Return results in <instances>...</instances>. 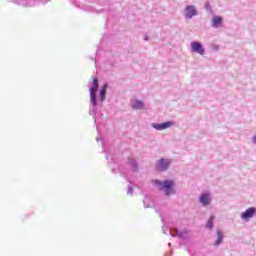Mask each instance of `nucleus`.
I'll return each mask as SVG.
<instances>
[{"label":"nucleus","instance_id":"f257e3e1","mask_svg":"<svg viewBox=\"0 0 256 256\" xmlns=\"http://www.w3.org/2000/svg\"><path fill=\"white\" fill-rule=\"evenodd\" d=\"M107 83H105L99 92V98L97 100V92L99 91V81L97 80V78H94L89 91H90V104L91 107H93V109H95V107H97L100 103H103V101H105V95L107 93Z\"/></svg>","mask_w":256,"mask_h":256},{"label":"nucleus","instance_id":"f03ea898","mask_svg":"<svg viewBox=\"0 0 256 256\" xmlns=\"http://www.w3.org/2000/svg\"><path fill=\"white\" fill-rule=\"evenodd\" d=\"M153 183L158 186L160 191H165V195H171L173 193V186L175 185L173 180H165L164 182L154 180Z\"/></svg>","mask_w":256,"mask_h":256},{"label":"nucleus","instance_id":"7ed1b4c3","mask_svg":"<svg viewBox=\"0 0 256 256\" xmlns=\"http://www.w3.org/2000/svg\"><path fill=\"white\" fill-rule=\"evenodd\" d=\"M174 125V121H166L163 123H152L151 127L156 131H165V129H171V127H174Z\"/></svg>","mask_w":256,"mask_h":256},{"label":"nucleus","instance_id":"20e7f679","mask_svg":"<svg viewBox=\"0 0 256 256\" xmlns=\"http://www.w3.org/2000/svg\"><path fill=\"white\" fill-rule=\"evenodd\" d=\"M190 49L192 53H198V55H205V47L199 41H193L190 43Z\"/></svg>","mask_w":256,"mask_h":256},{"label":"nucleus","instance_id":"39448f33","mask_svg":"<svg viewBox=\"0 0 256 256\" xmlns=\"http://www.w3.org/2000/svg\"><path fill=\"white\" fill-rule=\"evenodd\" d=\"M197 15H198V12L195 6L188 5L184 8L185 19H193V17H197Z\"/></svg>","mask_w":256,"mask_h":256},{"label":"nucleus","instance_id":"423d86ee","mask_svg":"<svg viewBox=\"0 0 256 256\" xmlns=\"http://www.w3.org/2000/svg\"><path fill=\"white\" fill-rule=\"evenodd\" d=\"M223 21V16L214 15L211 19L210 25L213 29H221V27H223Z\"/></svg>","mask_w":256,"mask_h":256},{"label":"nucleus","instance_id":"0eeeda50","mask_svg":"<svg viewBox=\"0 0 256 256\" xmlns=\"http://www.w3.org/2000/svg\"><path fill=\"white\" fill-rule=\"evenodd\" d=\"M255 213H256L255 207H250L241 214V218L244 219V221H249V219H252Z\"/></svg>","mask_w":256,"mask_h":256},{"label":"nucleus","instance_id":"6e6552de","mask_svg":"<svg viewBox=\"0 0 256 256\" xmlns=\"http://www.w3.org/2000/svg\"><path fill=\"white\" fill-rule=\"evenodd\" d=\"M200 203L207 207V205H211V195L209 194H202L200 196Z\"/></svg>","mask_w":256,"mask_h":256},{"label":"nucleus","instance_id":"1a4fd4ad","mask_svg":"<svg viewBox=\"0 0 256 256\" xmlns=\"http://www.w3.org/2000/svg\"><path fill=\"white\" fill-rule=\"evenodd\" d=\"M168 168H169V162L167 161H160L156 165L157 171H167Z\"/></svg>","mask_w":256,"mask_h":256},{"label":"nucleus","instance_id":"9d476101","mask_svg":"<svg viewBox=\"0 0 256 256\" xmlns=\"http://www.w3.org/2000/svg\"><path fill=\"white\" fill-rule=\"evenodd\" d=\"M132 109L141 110L145 109V104L141 100H134L132 101Z\"/></svg>","mask_w":256,"mask_h":256},{"label":"nucleus","instance_id":"9b49d317","mask_svg":"<svg viewBox=\"0 0 256 256\" xmlns=\"http://www.w3.org/2000/svg\"><path fill=\"white\" fill-rule=\"evenodd\" d=\"M223 241V233L221 231L217 232V239L215 242V245H220V243Z\"/></svg>","mask_w":256,"mask_h":256},{"label":"nucleus","instance_id":"f8f14e48","mask_svg":"<svg viewBox=\"0 0 256 256\" xmlns=\"http://www.w3.org/2000/svg\"><path fill=\"white\" fill-rule=\"evenodd\" d=\"M215 220V217H210V219L208 220L207 224H206V227L208 229H213V221Z\"/></svg>","mask_w":256,"mask_h":256},{"label":"nucleus","instance_id":"ddd939ff","mask_svg":"<svg viewBox=\"0 0 256 256\" xmlns=\"http://www.w3.org/2000/svg\"><path fill=\"white\" fill-rule=\"evenodd\" d=\"M212 49L213 51H219V45L218 44L212 45Z\"/></svg>","mask_w":256,"mask_h":256},{"label":"nucleus","instance_id":"4468645a","mask_svg":"<svg viewBox=\"0 0 256 256\" xmlns=\"http://www.w3.org/2000/svg\"><path fill=\"white\" fill-rule=\"evenodd\" d=\"M252 143H253L254 145H256V135H254V136L252 137Z\"/></svg>","mask_w":256,"mask_h":256},{"label":"nucleus","instance_id":"2eb2a0df","mask_svg":"<svg viewBox=\"0 0 256 256\" xmlns=\"http://www.w3.org/2000/svg\"><path fill=\"white\" fill-rule=\"evenodd\" d=\"M144 41H149V36L145 35L144 36Z\"/></svg>","mask_w":256,"mask_h":256},{"label":"nucleus","instance_id":"dca6fc26","mask_svg":"<svg viewBox=\"0 0 256 256\" xmlns=\"http://www.w3.org/2000/svg\"><path fill=\"white\" fill-rule=\"evenodd\" d=\"M26 5H29L31 7V5H33L32 3H29V4H26Z\"/></svg>","mask_w":256,"mask_h":256},{"label":"nucleus","instance_id":"f3484780","mask_svg":"<svg viewBox=\"0 0 256 256\" xmlns=\"http://www.w3.org/2000/svg\"><path fill=\"white\" fill-rule=\"evenodd\" d=\"M160 161H165V159H161Z\"/></svg>","mask_w":256,"mask_h":256}]
</instances>
